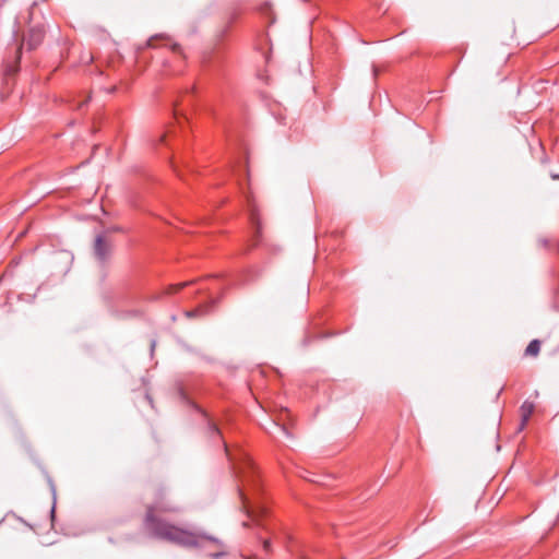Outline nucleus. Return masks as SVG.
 <instances>
[{"label":"nucleus","mask_w":559,"mask_h":559,"mask_svg":"<svg viewBox=\"0 0 559 559\" xmlns=\"http://www.w3.org/2000/svg\"><path fill=\"white\" fill-rule=\"evenodd\" d=\"M550 176H551V178H552L554 180L559 179V173H551V175H550Z\"/></svg>","instance_id":"9b49d317"},{"label":"nucleus","mask_w":559,"mask_h":559,"mask_svg":"<svg viewBox=\"0 0 559 559\" xmlns=\"http://www.w3.org/2000/svg\"><path fill=\"white\" fill-rule=\"evenodd\" d=\"M269 548H270V543H269V540H264V549H265V550H269Z\"/></svg>","instance_id":"ddd939ff"},{"label":"nucleus","mask_w":559,"mask_h":559,"mask_svg":"<svg viewBox=\"0 0 559 559\" xmlns=\"http://www.w3.org/2000/svg\"><path fill=\"white\" fill-rule=\"evenodd\" d=\"M159 37L158 36H154V37H151L147 41V46L148 47H155V40L158 39Z\"/></svg>","instance_id":"1a4fd4ad"},{"label":"nucleus","mask_w":559,"mask_h":559,"mask_svg":"<svg viewBox=\"0 0 559 559\" xmlns=\"http://www.w3.org/2000/svg\"><path fill=\"white\" fill-rule=\"evenodd\" d=\"M281 430H282L284 433H286V435H287V431H286V429H285L284 427H281Z\"/></svg>","instance_id":"4468645a"},{"label":"nucleus","mask_w":559,"mask_h":559,"mask_svg":"<svg viewBox=\"0 0 559 559\" xmlns=\"http://www.w3.org/2000/svg\"><path fill=\"white\" fill-rule=\"evenodd\" d=\"M179 508L166 499L160 492L155 502L147 506L143 522L144 531L153 538L167 540L183 547H199L206 549L210 557L219 558L226 554L224 544L205 533L189 531L171 524L160 518L162 513H173Z\"/></svg>","instance_id":"f257e3e1"},{"label":"nucleus","mask_w":559,"mask_h":559,"mask_svg":"<svg viewBox=\"0 0 559 559\" xmlns=\"http://www.w3.org/2000/svg\"><path fill=\"white\" fill-rule=\"evenodd\" d=\"M190 284V282H182V283H179V284H173V285H169L167 286L164 292L162 293L160 296H157L156 299H159L162 296L164 295H173V294H177L178 292H180L182 288H185L186 286H188Z\"/></svg>","instance_id":"423d86ee"},{"label":"nucleus","mask_w":559,"mask_h":559,"mask_svg":"<svg viewBox=\"0 0 559 559\" xmlns=\"http://www.w3.org/2000/svg\"><path fill=\"white\" fill-rule=\"evenodd\" d=\"M171 49H173L175 52H179V51H180V47H179V45H177V44H174V45L171 46Z\"/></svg>","instance_id":"9d476101"},{"label":"nucleus","mask_w":559,"mask_h":559,"mask_svg":"<svg viewBox=\"0 0 559 559\" xmlns=\"http://www.w3.org/2000/svg\"><path fill=\"white\" fill-rule=\"evenodd\" d=\"M540 350V342L538 340H533L530 342L525 349V354L527 356H537Z\"/></svg>","instance_id":"0eeeda50"},{"label":"nucleus","mask_w":559,"mask_h":559,"mask_svg":"<svg viewBox=\"0 0 559 559\" xmlns=\"http://www.w3.org/2000/svg\"><path fill=\"white\" fill-rule=\"evenodd\" d=\"M534 408H535L534 404L528 401H525L521 405V407H520L521 423H520V427H519L520 430L524 429V427L526 426L530 417L532 416V414L534 412Z\"/></svg>","instance_id":"39448f33"},{"label":"nucleus","mask_w":559,"mask_h":559,"mask_svg":"<svg viewBox=\"0 0 559 559\" xmlns=\"http://www.w3.org/2000/svg\"><path fill=\"white\" fill-rule=\"evenodd\" d=\"M94 251L98 260L105 261L110 254L111 245L105 239L104 236L99 235L95 239Z\"/></svg>","instance_id":"7ed1b4c3"},{"label":"nucleus","mask_w":559,"mask_h":559,"mask_svg":"<svg viewBox=\"0 0 559 559\" xmlns=\"http://www.w3.org/2000/svg\"><path fill=\"white\" fill-rule=\"evenodd\" d=\"M235 471L239 478L238 492L242 502V508L247 514L255 520L258 512L251 507L249 499V489L258 490L259 483L255 476L254 467L249 459H245L241 466H235Z\"/></svg>","instance_id":"f03ea898"},{"label":"nucleus","mask_w":559,"mask_h":559,"mask_svg":"<svg viewBox=\"0 0 559 559\" xmlns=\"http://www.w3.org/2000/svg\"><path fill=\"white\" fill-rule=\"evenodd\" d=\"M44 28L41 26H36L29 29L27 36L24 39V43L27 45L28 49H35L40 45L44 39Z\"/></svg>","instance_id":"20e7f679"},{"label":"nucleus","mask_w":559,"mask_h":559,"mask_svg":"<svg viewBox=\"0 0 559 559\" xmlns=\"http://www.w3.org/2000/svg\"><path fill=\"white\" fill-rule=\"evenodd\" d=\"M211 428L216 435H219V431L215 425H211Z\"/></svg>","instance_id":"f8f14e48"},{"label":"nucleus","mask_w":559,"mask_h":559,"mask_svg":"<svg viewBox=\"0 0 559 559\" xmlns=\"http://www.w3.org/2000/svg\"><path fill=\"white\" fill-rule=\"evenodd\" d=\"M203 312H204V307H199V308H197L194 310L186 311V316L188 318H194V317H197V316H199V314H201Z\"/></svg>","instance_id":"6e6552de"}]
</instances>
